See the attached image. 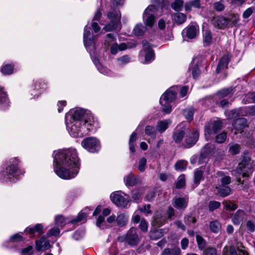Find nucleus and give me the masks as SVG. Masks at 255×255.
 Segmentation results:
<instances>
[{
	"label": "nucleus",
	"mask_w": 255,
	"mask_h": 255,
	"mask_svg": "<svg viewBox=\"0 0 255 255\" xmlns=\"http://www.w3.org/2000/svg\"><path fill=\"white\" fill-rule=\"evenodd\" d=\"M67 130L73 137H82L89 132H94L99 128L97 119L89 110L75 108L65 116Z\"/></svg>",
	"instance_id": "nucleus-1"
},
{
	"label": "nucleus",
	"mask_w": 255,
	"mask_h": 255,
	"mask_svg": "<svg viewBox=\"0 0 255 255\" xmlns=\"http://www.w3.org/2000/svg\"><path fill=\"white\" fill-rule=\"evenodd\" d=\"M53 157V169L59 177L68 180L77 175L80 163L75 148H69L54 151Z\"/></svg>",
	"instance_id": "nucleus-2"
},
{
	"label": "nucleus",
	"mask_w": 255,
	"mask_h": 255,
	"mask_svg": "<svg viewBox=\"0 0 255 255\" xmlns=\"http://www.w3.org/2000/svg\"><path fill=\"white\" fill-rule=\"evenodd\" d=\"M20 160L18 157H12L6 161L0 172V180L2 182H14L17 177L23 175L24 171L20 167Z\"/></svg>",
	"instance_id": "nucleus-3"
},
{
	"label": "nucleus",
	"mask_w": 255,
	"mask_h": 255,
	"mask_svg": "<svg viewBox=\"0 0 255 255\" xmlns=\"http://www.w3.org/2000/svg\"><path fill=\"white\" fill-rule=\"evenodd\" d=\"M91 28L90 27L86 26L84 28L83 34V40L84 45L87 50L89 52L91 58L94 64L96 66L98 70L102 74L111 76L112 72L106 67H104L96 58L95 55V51L96 49L95 36L94 37L91 34Z\"/></svg>",
	"instance_id": "nucleus-4"
},
{
	"label": "nucleus",
	"mask_w": 255,
	"mask_h": 255,
	"mask_svg": "<svg viewBox=\"0 0 255 255\" xmlns=\"http://www.w3.org/2000/svg\"><path fill=\"white\" fill-rule=\"evenodd\" d=\"M254 167H255V165H253V162H251L250 158L244 157L233 174L236 176L237 181L239 183L243 184L240 176L242 175L243 177L248 176L250 174L252 173L253 168Z\"/></svg>",
	"instance_id": "nucleus-5"
},
{
	"label": "nucleus",
	"mask_w": 255,
	"mask_h": 255,
	"mask_svg": "<svg viewBox=\"0 0 255 255\" xmlns=\"http://www.w3.org/2000/svg\"><path fill=\"white\" fill-rule=\"evenodd\" d=\"M48 89L47 82L41 79H34L29 88L31 98H37Z\"/></svg>",
	"instance_id": "nucleus-6"
},
{
	"label": "nucleus",
	"mask_w": 255,
	"mask_h": 255,
	"mask_svg": "<svg viewBox=\"0 0 255 255\" xmlns=\"http://www.w3.org/2000/svg\"><path fill=\"white\" fill-rule=\"evenodd\" d=\"M81 146L91 153H97L101 148L100 140L96 137L90 136L85 138L81 142Z\"/></svg>",
	"instance_id": "nucleus-7"
},
{
	"label": "nucleus",
	"mask_w": 255,
	"mask_h": 255,
	"mask_svg": "<svg viewBox=\"0 0 255 255\" xmlns=\"http://www.w3.org/2000/svg\"><path fill=\"white\" fill-rule=\"evenodd\" d=\"M110 199L117 206L125 208L129 203V197L121 191H117L111 193Z\"/></svg>",
	"instance_id": "nucleus-8"
},
{
	"label": "nucleus",
	"mask_w": 255,
	"mask_h": 255,
	"mask_svg": "<svg viewBox=\"0 0 255 255\" xmlns=\"http://www.w3.org/2000/svg\"><path fill=\"white\" fill-rule=\"evenodd\" d=\"M108 18L110 20V23L106 25L104 27V29L106 31H110L115 30L118 28L120 24L121 14L116 9H111L108 13Z\"/></svg>",
	"instance_id": "nucleus-9"
},
{
	"label": "nucleus",
	"mask_w": 255,
	"mask_h": 255,
	"mask_svg": "<svg viewBox=\"0 0 255 255\" xmlns=\"http://www.w3.org/2000/svg\"><path fill=\"white\" fill-rule=\"evenodd\" d=\"M44 226L42 224H36L34 226H29L25 228L23 232H19L11 236L10 239H22L21 234L25 233L31 235V237L36 233L39 235L43 233Z\"/></svg>",
	"instance_id": "nucleus-10"
},
{
	"label": "nucleus",
	"mask_w": 255,
	"mask_h": 255,
	"mask_svg": "<svg viewBox=\"0 0 255 255\" xmlns=\"http://www.w3.org/2000/svg\"><path fill=\"white\" fill-rule=\"evenodd\" d=\"M222 127V123L219 120H214L208 123L205 128V136L207 140H210Z\"/></svg>",
	"instance_id": "nucleus-11"
},
{
	"label": "nucleus",
	"mask_w": 255,
	"mask_h": 255,
	"mask_svg": "<svg viewBox=\"0 0 255 255\" xmlns=\"http://www.w3.org/2000/svg\"><path fill=\"white\" fill-rule=\"evenodd\" d=\"M156 10V6L152 4L149 5L144 11L142 19L146 26L151 27L154 25L155 22L154 13Z\"/></svg>",
	"instance_id": "nucleus-12"
},
{
	"label": "nucleus",
	"mask_w": 255,
	"mask_h": 255,
	"mask_svg": "<svg viewBox=\"0 0 255 255\" xmlns=\"http://www.w3.org/2000/svg\"><path fill=\"white\" fill-rule=\"evenodd\" d=\"M178 91V86H174L169 88L160 97L159 102L160 104L165 103H171L173 101L176 97L177 92Z\"/></svg>",
	"instance_id": "nucleus-13"
},
{
	"label": "nucleus",
	"mask_w": 255,
	"mask_h": 255,
	"mask_svg": "<svg viewBox=\"0 0 255 255\" xmlns=\"http://www.w3.org/2000/svg\"><path fill=\"white\" fill-rule=\"evenodd\" d=\"M214 146L211 143H207L202 149L199 159V163L203 164L207 162L209 157L212 155Z\"/></svg>",
	"instance_id": "nucleus-14"
},
{
	"label": "nucleus",
	"mask_w": 255,
	"mask_h": 255,
	"mask_svg": "<svg viewBox=\"0 0 255 255\" xmlns=\"http://www.w3.org/2000/svg\"><path fill=\"white\" fill-rule=\"evenodd\" d=\"M143 49L141 54L145 53V60L144 63L148 64L154 60V54L153 50L152 49L151 45L147 41H143Z\"/></svg>",
	"instance_id": "nucleus-15"
},
{
	"label": "nucleus",
	"mask_w": 255,
	"mask_h": 255,
	"mask_svg": "<svg viewBox=\"0 0 255 255\" xmlns=\"http://www.w3.org/2000/svg\"><path fill=\"white\" fill-rule=\"evenodd\" d=\"M199 31L198 26L194 23L189 25L185 28L182 32L183 37H187L189 39H193L195 38Z\"/></svg>",
	"instance_id": "nucleus-16"
},
{
	"label": "nucleus",
	"mask_w": 255,
	"mask_h": 255,
	"mask_svg": "<svg viewBox=\"0 0 255 255\" xmlns=\"http://www.w3.org/2000/svg\"><path fill=\"white\" fill-rule=\"evenodd\" d=\"M105 44L108 46L111 45L110 51L112 54H116L119 50L118 44L116 42V39L113 34L109 33L107 35Z\"/></svg>",
	"instance_id": "nucleus-17"
},
{
	"label": "nucleus",
	"mask_w": 255,
	"mask_h": 255,
	"mask_svg": "<svg viewBox=\"0 0 255 255\" xmlns=\"http://www.w3.org/2000/svg\"><path fill=\"white\" fill-rule=\"evenodd\" d=\"M188 203V198L187 197H178L173 199L172 204L177 209L184 210L187 207Z\"/></svg>",
	"instance_id": "nucleus-18"
},
{
	"label": "nucleus",
	"mask_w": 255,
	"mask_h": 255,
	"mask_svg": "<svg viewBox=\"0 0 255 255\" xmlns=\"http://www.w3.org/2000/svg\"><path fill=\"white\" fill-rule=\"evenodd\" d=\"M199 138V132L197 130L195 129L190 133L185 140V147L190 148L194 145L198 141Z\"/></svg>",
	"instance_id": "nucleus-19"
},
{
	"label": "nucleus",
	"mask_w": 255,
	"mask_h": 255,
	"mask_svg": "<svg viewBox=\"0 0 255 255\" xmlns=\"http://www.w3.org/2000/svg\"><path fill=\"white\" fill-rule=\"evenodd\" d=\"M35 244L36 251L39 253L38 255L51 248L49 240H35Z\"/></svg>",
	"instance_id": "nucleus-20"
},
{
	"label": "nucleus",
	"mask_w": 255,
	"mask_h": 255,
	"mask_svg": "<svg viewBox=\"0 0 255 255\" xmlns=\"http://www.w3.org/2000/svg\"><path fill=\"white\" fill-rule=\"evenodd\" d=\"M111 210L109 208H105L102 211V216H100L96 222V225L101 229H104L108 228L105 221L104 217L107 216L111 213Z\"/></svg>",
	"instance_id": "nucleus-21"
},
{
	"label": "nucleus",
	"mask_w": 255,
	"mask_h": 255,
	"mask_svg": "<svg viewBox=\"0 0 255 255\" xmlns=\"http://www.w3.org/2000/svg\"><path fill=\"white\" fill-rule=\"evenodd\" d=\"M9 106V101L6 93L3 88L0 87V108L5 110Z\"/></svg>",
	"instance_id": "nucleus-22"
},
{
	"label": "nucleus",
	"mask_w": 255,
	"mask_h": 255,
	"mask_svg": "<svg viewBox=\"0 0 255 255\" xmlns=\"http://www.w3.org/2000/svg\"><path fill=\"white\" fill-rule=\"evenodd\" d=\"M124 180L126 186H133L139 182V177L134 176L132 172H130L124 176Z\"/></svg>",
	"instance_id": "nucleus-23"
},
{
	"label": "nucleus",
	"mask_w": 255,
	"mask_h": 255,
	"mask_svg": "<svg viewBox=\"0 0 255 255\" xmlns=\"http://www.w3.org/2000/svg\"><path fill=\"white\" fill-rule=\"evenodd\" d=\"M247 214L242 210H238L232 217V221L235 225H239L246 218Z\"/></svg>",
	"instance_id": "nucleus-24"
},
{
	"label": "nucleus",
	"mask_w": 255,
	"mask_h": 255,
	"mask_svg": "<svg viewBox=\"0 0 255 255\" xmlns=\"http://www.w3.org/2000/svg\"><path fill=\"white\" fill-rule=\"evenodd\" d=\"M247 121L245 118H238L234 121L233 126L237 131L241 132L247 126Z\"/></svg>",
	"instance_id": "nucleus-25"
},
{
	"label": "nucleus",
	"mask_w": 255,
	"mask_h": 255,
	"mask_svg": "<svg viewBox=\"0 0 255 255\" xmlns=\"http://www.w3.org/2000/svg\"><path fill=\"white\" fill-rule=\"evenodd\" d=\"M229 56L228 55L223 56L220 60L216 69V72L219 73L222 70L227 68L229 62Z\"/></svg>",
	"instance_id": "nucleus-26"
},
{
	"label": "nucleus",
	"mask_w": 255,
	"mask_h": 255,
	"mask_svg": "<svg viewBox=\"0 0 255 255\" xmlns=\"http://www.w3.org/2000/svg\"><path fill=\"white\" fill-rule=\"evenodd\" d=\"M171 119H166L159 121L156 125V130L159 132H163L171 124Z\"/></svg>",
	"instance_id": "nucleus-27"
},
{
	"label": "nucleus",
	"mask_w": 255,
	"mask_h": 255,
	"mask_svg": "<svg viewBox=\"0 0 255 255\" xmlns=\"http://www.w3.org/2000/svg\"><path fill=\"white\" fill-rule=\"evenodd\" d=\"M184 135V129L179 126H177L173 134V138L176 143L181 142Z\"/></svg>",
	"instance_id": "nucleus-28"
},
{
	"label": "nucleus",
	"mask_w": 255,
	"mask_h": 255,
	"mask_svg": "<svg viewBox=\"0 0 255 255\" xmlns=\"http://www.w3.org/2000/svg\"><path fill=\"white\" fill-rule=\"evenodd\" d=\"M0 72L4 75H9L14 72V64H3L0 67Z\"/></svg>",
	"instance_id": "nucleus-29"
},
{
	"label": "nucleus",
	"mask_w": 255,
	"mask_h": 255,
	"mask_svg": "<svg viewBox=\"0 0 255 255\" xmlns=\"http://www.w3.org/2000/svg\"><path fill=\"white\" fill-rule=\"evenodd\" d=\"M60 229L58 227L55 226L48 231L45 237L40 239H45L52 237L58 238L60 235Z\"/></svg>",
	"instance_id": "nucleus-30"
},
{
	"label": "nucleus",
	"mask_w": 255,
	"mask_h": 255,
	"mask_svg": "<svg viewBox=\"0 0 255 255\" xmlns=\"http://www.w3.org/2000/svg\"><path fill=\"white\" fill-rule=\"evenodd\" d=\"M217 175L220 178L219 180L221 183V185H228L231 183V177L226 175L223 171H218Z\"/></svg>",
	"instance_id": "nucleus-31"
},
{
	"label": "nucleus",
	"mask_w": 255,
	"mask_h": 255,
	"mask_svg": "<svg viewBox=\"0 0 255 255\" xmlns=\"http://www.w3.org/2000/svg\"><path fill=\"white\" fill-rule=\"evenodd\" d=\"M165 221V217L160 213H156L154 215V220L152 222V226L155 227H159L163 225Z\"/></svg>",
	"instance_id": "nucleus-32"
},
{
	"label": "nucleus",
	"mask_w": 255,
	"mask_h": 255,
	"mask_svg": "<svg viewBox=\"0 0 255 255\" xmlns=\"http://www.w3.org/2000/svg\"><path fill=\"white\" fill-rule=\"evenodd\" d=\"M201 6L200 0H192L186 2L184 4V8L186 11H191L192 8H200Z\"/></svg>",
	"instance_id": "nucleus-33"
},
{
	"label": "nucleus",
	"mask_w": 255,
	"mask_h": 255,
	"mask_svg": "<svg viewBox=\"0 0 255 255\" xmlns=\"http://www.w3.org/2000/svg\"><path fill=\"white\" fill-rule=\"evenodd\" d=\"M218 193L222 197H226L230 195L231 192V188L228 185H219L216 187Z\"/></svg>",
	"instance_id": "nucleus-34"
},
{
	"label": "nucleus",
	"mask_w": 255,
	"mask_h": 255,
	"mask_svg": "<svg viewBox=\"0 0 255 255\" xmlns=\"http://www.w3.org/2000/svg\"><path fill=\"white\" fill-rule=\"evenodd\" d=\"M89 209L87 208L80 212L77 216L73 219L69 221V223L74 224L80 222L83 220L87 216V211Z\"/></svg>",
	"instance_id": "nucleus-35"
},
{
	"label": "nucleus",
	"mask_w": 255,
	"mask_h": 255,
	"mask_svg": "<svg viewBox=\"0 0 255 255\" xmlns=\"http://www.w3.org/2000/svg\"><path fill=\"white\" fill-rule=\"evenodd\" d=\"M128 216L126 213L120 214L116 219L118 225L120 227H123L127 225L128 221Z\"/></svg>",
	"instance_id": "nucleus-36"
},
{
	"label": "nucleus",
	"mask_w": 255,
	"mask_h": 255,
	"mask_svg": "<svg viewBox=\"0 0 255 255\" xmlns=\"http://www.w3.org/2000/svg\"><path fill=\"white\" fill-rule=\"evenodd\" d=\"M146 30V27L142 23H137L134 27L133 33L136 36H142Z\"/></svg>",
	"instance_id": "nucleus-37"
},
{
	"label": "nucleus",
	"mask_w": 255,
	"mask_h": 255,
	"mask_svg": "<svg viewBox=\"0 0 255 255\" xmlns=\"http://www.w3.org/2000/svg\"><path fill=\"white\" fill-rule=\"evenodd\" d=\"M161 255H181V250L178 247L166 248L163 250Z\"/></svg>",
	"instance_id": "nucleus-38"
},
{
	"label": "nucleus",
	"mask_w": 255,
	"mask_h": 255,
	"mask_svg": "<svg viewBox=\"0 0 255 255\" xmlns=\"http://www.w3.org/2000/svg\"><path fill=\"white\" fill-rule=\"evenodd\" d=\"M203 41L205 46L210 45L212 41V33L210 31H205L203 34Z\"/></svg>",
	"instance_id": "nucleus-39"
},
{
	"label": "nucleus",
	"mask_w": 255,
	"mask_h": 255,
	"mask_svg": "<svg viewBox=\"0 0 255 255\" xmlns=\"http://www.w3.org/2000/svg\"><path fill=\"white\" fill-rule=\"evenodd\" d=\"M65 224L66 221L64 216L60 215L55 216L54 220L55 226L58 227L60 229H62Z\"/></svg>",
	"instance_id": "nucleus-40"
},
{
	"label": "nucleus",
	"mask_w": 255,
	"mask_h": 255,
	"mask_svg": "<svg viewBox=\"0 0 255 255\" xmlns=\"http://www.w3.org/2000/svg\"><path fill=\"white\" fill-rule=\"evenodd\" d=\"M156 131L157 130L153 126H147L145 128V134L153 139H155L156 137Z\"/></svg>",
	"instance_id": "nucleus-41"
},
{
	"label": "nucleus",
	"mask_w": 255,
	"mask_h": 255,
	"mask_svg": "<svg viewBox=\"0 0 255 255\" xmlns=\"http://www.w3.org/2000/svg\"><path fill=\"white\" fill-rule=\"evenodd\" d=\"M229 24L228 19L224 17H219L217 18V26L219 28H223L227 26Z\"/></svg>",
	"instance_id": "nucleus-42"
},
{
	"label": "nucleus",
	"mask_w": 255,
	"mask_h": 255,
	"mask_svg": "<svg viewBox=\"0 0 255 255\" xmlns=\"http://www.w3.org/2000/svg\"><path fill=\"white\" fill-rule=\"evenodd\" d=\"M210 228L213 232L218 233L221 229V225L217 220L213 221L210 223Z\"/></svg>",
	"instance_id": "nucleus-43"
},
{
	"label": "nucleus",
	"mask_w": 255,
	"mask_h": 255,
	"mask_svg": "<svg viewBox=\"0 0 255 255\" xmlns=\"http://www.w3.org/2000/svg\"><path fill=\"white\" fill-rule=\"evenodd\" d=\"M194 113V109L192 107H190L184 110L183 115L187 120L191 122L193 120Z\"/></svg>",
	"instance_id": "nucleus-44"
},
{
	"label": "nucleus",
	"mask_w": 255,
	"mask_h": 255,
	"mask_svg": "<svg viewBox=\"0 0 255 255\" xmlns=\"http://www.w3.org/2000/svg\"><path fill=\"white\" fill-rule=\"evenodd\" d=\"M187 161L185 160H180L178 161L174 165L176 170L183 171L187 167Z\"/></svg>",
	"instance_id": "nucleus-45"
},
{
	"label": "nucleus",
	"mask_w": 255,
	"mask_h": 255,
	"mask_svg": "<svg viewBox=\"0 0 255 255\" xmlns=\"http://www.w3.org/2000/svg\"><path fill=\"white\" fill-rule=\"evenodd\" d=\"M174 20L177 23L182 24L186 20V16L182 13H176L173 17Z\"/></svg>",
	"instance_id": "nucleus-46"
},
{
	"label": "nucleus",
	"mask_w": 255,
	"mask_h": 255,
	"mask_svg": "<svg viewBox=\"0 0 255 255\" xmlns=\"http://www.w3.org/2000/svg\"><path fill=\"white\" fill-rule=\"evenodd\" d=\"M130 61V57L128 55H124L117 59V64L123 66Z\"/></svg>",
	"instance_id": "nucleus-47"
},
{
	"label": "nucleus",
	"mask_w": 255,
	"mask_h": 255,
	"mask_svg": "<svg viewBox=\"0 0 255 255\" xmlns=\"http://www.w3.org/2000/svg\"><path fill=\"white\" fill-rule=\"evenodd\" d=\"M183 5V0H175L171 5L172 9L174 10L179 11L181 10V8Z\"/></svg>",
	"instance_id": "nucleus-48"
},
{
	"label": "nucleus",
	"mask_w": 255,
	"mask_h": 255,
	"mask_svg": "<svg viewBox=\"0 0 255 255\" xmlns=\"http://www.w3.org/2000/svg\"><path fill=\"white\" fill-rule=\"evenodd\" d=\"M138 238L136 229L134 228H131L127 233L126 239H138Z\"/></svg>",
	"instance_id": "nucleus-49"
},
{
	"label": "nucleus",
	"mask_w": 255,
	"mask_h": 255,
	"mask_svg": "<svg viewBox=\"0 0 255 255\" xmlns=\"http://www.w3.org/2000/svg\"><path fill=\"white\" fill-rule=\"evenodd\" d=\"M203 178V172L199 169H197L194 172V183L199 184L201 180Z\"/></svg>",
	"instance_id": "nucleus-50"
},
{
	"label": "nucleus",
	"mask_w": 255,
	"mask_h": 255,
	"mask_svg": "<svg viewBox=\"0 0 255 255\" xmlns=\"http://www.w3.org/2000/svg\"><path fill=\"white\" fill-rule=\"evenodd\" d=\"M229 25L230 26L236 25L239 21V15L238 14H232L231 15L229 19Z\"/></svg>",
	"instance_id": "nucleus-51"
},
{
	"label": "nucleus",
	"mask_w": 255,
	"mask_h": 255,
	"mask_svg": "<svg viewBox=\"0 0 255 255\" xmlns=\"http://www.w3.org/2000/svg\"><path fill=\"white\" fill-rule=\"evenodd\" d=\"M233 89L229 88L227 89H224L218 93V95L221 97H225L232 94Z\"/></svg>",
	"instance_id": "nucleus-52"
},
{
	"label": "nucleus",
	"mask_w": 255,
	"mask_h": 255,
	"mask_svg": "<svg viewBox=\"0 0 255 255\" xmlns=\"http://www.w3.org/2000/svg\"><path fill=\"white\" fill-rule=\"evenodd\" d=\"M223 255H238V254L234 247H231L229 249L226 247L224 248Z\"/></svg>",
	"instance_id": "nucleus-53"
},
{
	"label": "nucleus",
	"mask_w": 255,
	"mask_h": 255,
	"mask_svg": "<svg viewBox=\"0 0 255 255\" xmlns=\"http://www.w3.org/2000/svg\"><path fill=\"white\" fill-rule=\"evenodd\" d=\"M185 176L184 175H180L178 179L176 184V187L177 188H181L185 186Z\"/></svg>",
	"instance_id": "nucleus-54"
},
{
	"label": "nucleus",
	"mask_w": 255,
	"mask_h": 255,
	"mask_svg": "<svg viewBox=\"0 0 255 255\" xmlns=\"http://www.w3.org/2000/svg\"><path fill=\"white\" fill-rule=\"evenodd\" d=\"M147 160L145 157L141 158L138 162V169L140 172H143L145 169Z\"/></svg>",
	"instance_id": "nucleus-55"
},
{
	"label": "nucleus",
	"mask_w": 255,
	"mask_h": 255,
	"mask_svg": "<svg viewBox=\"0 0 255 255\" xmlns=\"http://www.w3.org/2000/svg\"><path fill=\"white\" fill-rule=\"evenodd\" d=\"M221 205V203L218 201H211L209 203V209L210 211L218 209Z\"/></svg>",
	"instance_id": "nucleus-56"
},
{
	"label": "nucleus",
	"mask_w": 255,
	"mask_h": 255,
	"mask_svg": "<svg viewBox=\"0 0 255 255\" xmlns=\"http://www.w3.org/2000/svg\"><path fill=\"white\" fill-rule=\"evenodd\" d=\"M189 69L192 71V74L193 78H197L200 74V70L199 69L198 66L197 65V64L196 63L192 68L191 66H190Z\"/></svg>",
	"instance_id": "nucleus-57"
},
{
	"label": "nucleus",
	"mask_w": 255,
	"mask_h": 255,
	"mask_svg": "<svg viewBox=\"0 0 255 255\" xmlns=\"http://www.w3.org/2000/svg\"><path fill=\"white\" fill-rule=\"evenodd\" d=\"M34 250L32 246H29L23 249L21 251V255H32Z\"/></svg>",
	"instance_id": "nucleus-58"
},
{
	"label": "nucleus",
	"mask_w": 255,
	"mask_h": 255,
	"mask_svg": "<svg viewBox=\"0 0 255 255\" xmlns=\"http://www.w3.org/2000/svg\"><path fill=\"white\" fill-rule=\"evenodd\" d=\"M227 138L226 133L223 132L218 134L216 137V142L219 143L224 142Z\"/></svg>",
	"instance_id": "nucleus-59"
},
{
	"label": "nucleus",
	"mask_w": 255,
	"mask_h": 255,
	"mask_svg": "<svg viewBox=\"0 0 255 255\" xmlns=\"http://www.w3.org/2000/svg\"><path fill=\"white\" fill-rule=\"evenodd\" d=\"M185 223L189 226L191 225L192 224H195L196 222V219L195 217L191 215H187L184 218Z\"/></svg>",
	"instance_id": "nucleus-60"
},
{
	"label": "nucleus",
	"mask_w": 255,
	"mask_h": 255,
	"mask_svg": "<svg viewBox=\"0 0 255 255\" xmlns=\"http://www.w3.org/2000/svg\"><path fill=\"white\" fill-rule=\"evenodd\" d=\"M139 228L143 232H146L147 231L148 224L144 219H141L139 225Z\"/></svg>",
	"instance_id": "nucleus-61"
},
{
	"label": "nucleus",
	"mask_w": 255,
	"mask_h": 255,
	"mask_svg": "<svg viewBox=\"0 0 255 255\" xmlns=\"http://www.w3.org/2000/svg\"><path fill=\"white\" fill-rule=\"evenodd\" d=\"M223 204L224 205L225 208L226 210L234 211L237 208V205L235 204H232L231 202H224Z\"/></svg>",
	"instance_id": "nucleus-62"
},
{
	"label": "nucleus",
	"mask_w": 255,
	"mask_h": 255,
	"mask_svg": "<svg viewBox=\"0 0 255 255\" xmlns=\"http://www.w3.org/2000/svg\"><path fill=\"white\" fill-rule=\"evenodd\" d=\"M142 192L139 190H134L133 191L132 198L133 200L137 202L141 197Z\"/></svg>",
	"instance_id": "nucleus-63"
},
{
	"label": "nucleus",
	"mask_w": 255,
	"mask_h": 255,
	"mask_svg": "<svg viewBox=\"0 0 255 255\" xmlns=\"http://www.w3.org/2000/svg\"><path fill=\"white\" fill-rule=\"evenodd\" d=\"M247 230L251 232H253L255 230V223L251 220H249L246 224Z\"/></svg>",
	"instance_id": "nucleus-64"
}]
</instances>
